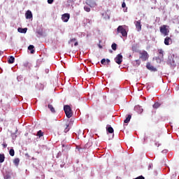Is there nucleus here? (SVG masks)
I'll list each match as a JSON object with an SVG mask.
<instances>
[{"label":"nucleus","instance_id":"1","mask_svg":"<svg viewBox=\"0 0 179 179\" xmlns=\"http://www.w3.org/2000/svg\"><path fill=\"white\" fill-rule=\"evenodd\" d=\"M139 59H141V61H148L149 59V54L146 50H143L139 52Z\"/></svg>","mask_w":179,"mask_h":179},{"label":"nucleus","instance_id":"2","mask_svg":"<svg viewBox=\"0 0 179 179\" xmlns=\"http://www.w3.org/2000/svg\"><path fill=\"white\" fill-rule=\"evenodd\" d=\"M169 26L168 25H162L159 27V31L164 36H169V34L170 33V30H169Z\"/></svg>","mask_w":179,"mask_h":179},{"label":"nucleus","instance_id":"3","mask_svg":"<svg viewBox=\"0 0 179 179\" xmlns=\"http://www.w3.org/2000/svg\"><path fill=\"white\" fill-rule=\"evenodd\" d=\"M64 110L67 118H71L73 115L72 108H71V106L66 105L64 106Z\"/></svg>","mask_w":179,"mask_h":179},{"label":"nucleus","instance_id":"4","mask_svg":"<svg viewBox=\"0 0 179 179\" xmlns=\"http://www.w3.org/2000/svg\"><path fill=\"white\" fill-rule=\"evenodd\" d=\"M117 34H119V33H121L123 37H127V36H128V33L127 32V30L124 29V27L121 25L117 27Z\"/></svg>","mask_w":179,"mask_h":179},{"label":"nucleus","instance_id":"5","mask_svg":"<svg viewBox=\"0 0 179 179\" xmlns=\"http://www.w3.org/2000/svg\"><path fill=\"white\" fill-rule=\"evenodd\" d=\"M115 62L118 65H121L122 64V55L118 54L115 58Z\"/></svg>","mask_w":179,"mask_h":179},{"label":"nucleus","instance_id":"6","mask_svg":"<svg viewBox=\"0 0 179 179\" xmlns=\"http://www.w3.org/2000/svg\"><path fill=\"white\" fill-rule=\"evenodd\" d=\"M146 68L147 69H148L149 71H151V72H157V69H156L155 66H153L152 64H150V63L148 62L146 64Z\"/></svg>","mask_w":179,"mask_h":179},{"label":"nucleus","instance_id":"7","mask_svg":"<svg viewBox=\"0 0 179 179\" xmlns=\"http://www.w3.org/2000/svg\"><path fill=\"white\" fill-rule=\"evenodd\" d=\"M69 17H71V15H69V13H64L62 16V20L66 23L68 20H69Z\"/></svg>","mask_w":179,"mask_h":179},{"label":"nucleus","instance_id":"8","mask_svg":"<svg viewBox=\"0 0 179 179\" xmlns=\"http://www.w3.org/2000/svg\"><path fill=\"white\" fill-rule=\"evenodd\" d=\"M172 43H173V39H171L169 36H166L164 39L165 45H170V44H172Z\"/></svg>","mask_w":179,"mask_h":179},{"label":"nucleus","instance_id":"9","mask_svg":"<svg viewBox=\"0 0 179 179\" xmlns=\"http://www.w3.org/2000/svg\"><path fill=\"white\" fill-rule=\"evenodd\" d=\"M136 28L137 29L138 31H141V30H142V24H141V20L136 22Z\"/></svg>","mask_w":179,"mask_h":179},{"label":"nucleus","instance_id":"10","mask_svg":"<svg viewBox=\"0 0 179 179\" xmlns=\"http://www.w3.org/2000/svg\"><path fill=\"white\" fill-rule=\"evenodd\" d=\"M25 17L26 19H33V14L31 13V11L27 10L25 13Z\"/></svg>","mask_w":179,"mask_h":179},{"label":"nucleus","instance_id":"11","mask_svg":"<svg viewBox=\"0 0 179 179\" xmlns=\"http://www.w3.org/2000/svg\"><path fill=\"white\" fill-rule=\"evenodd\" d=\"M17 31L19 33L26 34L27 33V28H18Z\"/></svg>","mask_w":179,"mask_h":179},{"label":"nucleus","instance_id":"12","mask_svg":"<svg viewBox=\"0 0 179 179\" xmlns=\"http://www.w3.org/2000/svg\"><path fill=\"white\" fill-rule=\"evenodd\" d=\"M71 43H74L75 47H76L79 44L78 43V41H76V38H73L71 39L70 41H69V44H71Z\"/></svg>","mask_w":179,"mask_h":179},{"label":"nucleus","instance_id":"13","mask_svg":"<svg viewBox=\"0 0 179 179\" xmlns=\"http://www.w3.org/2000/svg\"><path fill=\"white\" fill-rule=\"evenodd\" d=\"M131 118H132V116L131 115H128L126 119L124 120V124H128L131 121Z\"/></svg>","mask_w":179,"mask_h":179},{"label":"nucleus","instance_id":"14","mask_svg":"<svg viewBox=\"0 0 179 179\" xmlns=\"http://www.w3.org/2000/svg\"><path fill=\"white\" fill-rule=\"evenodd\" d=\"M28 50L29 51H31V54H34L35 51H34V45H30L29 47H28Z\"/></svg>","mask_w":179,"mask_h":179},{"label":"nucleus","instance_id":"15","mask_svg":"<svg viewBox=\"0 0 179 179\" xmlns=\"http://www.w3.org/2000/svg\"><path fill=\"white\" fill-rule=\"evenodd\" d=\"M8 62V64H13V62H15V57L13 56H10Z\"/></svg>","mask_w":179,"mask_h":179},{"label":"nucleus","instance_id":"16","mask_svg":"<svg viewBox=\"0 0 179 179\" xmlns=\"http://www.w3.org/2000/svg\"><path fill=\"white\" fill-rule=\"evenodd\" d=\"M48 108L50 110L51 113H55V108H54V106H52V105H48Z\"/></svg>","mask_w":179,"mask_h":179},{"label":"nucleus","instance_id":"17","mask_svg":"<svg viewBox=\"0 0 179 179\" xmlns=\"http://www.w3.org/2000/svg\"><path fill=\"white\" fill-rule=\"evenodd\" d=\"M5 162V155L0 154V163H3Z\"/></svg>","mask_w":179,"mask_h":179},{"label":"nucleus","instance_id":"18","mask_svg":"<svg viewBox=\"0 0 179 179\" xmlns=\"http://www.w3.org/2000/svg\"><path fill=\"white\" fill-rule=\"evenodd\" d=\"M20 162V159L19 158H15L13 161L14 164L15 166H19V163Z\"/></svg>","mask_w":179,"mask_h":179},{"label":"nucleus","instance_id":"19","mask_svg":"<svg viewBox=\"0 0 179 179\" xmlns=\"http://www.w3.org/2000/svg\"><path fill=\"white\" fill-rule=\"evenodd\" d=\"M158 52L159 55V57L163 58V57H164L163 54H164V51H163V50H162V49H159V50H158Z\"/></svg>","mask_w":179,"mask_h":179},{"label":"nucleus","instance_id":"20","mask_svg":"<svg viewBox=\"0 0 179 179\" xmlns=\"http://www.w3.org/2000/svg\"><path fill=\"white\" fill-rule=\"evenodd\" d=\"M106 130L109 134H114V129H113L111 127H109L108 129H106Z\"/></svg>","mask_w":179,"mask_h":179},{"label":"nucleus","instance_id":"21","mask_svg":"<svg viewBox=\"0 0 179 179\" xmlns=\"http://www.w3.org/2000/svg\"><path fill=\"white\" fill-rule=\"evenodd\" d=\"M37 136H39V138H41V136H44V133L41 131V130H39L38 132H37Z\"/></svg>","mask_w":179,"mask_h":179},{"label":"nucleus","instance_id":"22","mask_svg":"<svg viewBox=\"0 0 179 179\" xmlns=\"http://www.w3.org/2000/svg\"><path fill=\"white\" fill-rule=\"evenodd\" d=\"M160 106H162V105L160 104V103L157 102V103H155L152 106V107H153V108H159V107H160Z\"/></svg>","mask_w":179,"mask_h":179},{"label":"nucleus","instance_id":"23","mask_svg":"<svg viewBox=\"0 0 179 179\" xmlns=\"http://www.w3.org/2000/svg\"><path fill=\"white\" fill-rule=\"evenodd\" d=\"M9 155H11L12 157L15 156V150H13V148H11L9 150Z\"/></svg>","mask_w":179,"mask_h":179},{"label":"nucleus","instance_id":"24","mask_svg":"<svg viewBox=\"0 0 179 179\" xmlns=\"http://www.w3.org/2000/svg\"><path fill=\"white\" fill-rule=\"evenodd\" d=\"M111 48H112V50H113V51H116L117 50V44L113 43L111 45Z\"/></svg>","mask_w":179,"mask_h":179},{"label":"nucleus","instance_id":"25","mask_svg":"<svg viewBox=\"0 0 179 179\" xmlns=\"http://www.w3.org/2000/svg\"><path fill=\"white\" fill-rule=\"evenodd\" d=\"M69 124H66V127L64 129L65 134H66V132H69Z\"/></svg>","mask_w":179,"mask_h":179},{"label":"nucleus","instance_id":"26","mask_svg":"<svg viewBox=\"0 0 179 179\" xmlns=\"http://www.w3.org/2000/svg\"><path fill=\"white\" fill-rule=\"evenodd\" d=\"M84 10H85V12H90V7L85 6Z\"/></svg>","mask_w":179,"mask_h":179},{"label":"nucleus","instance_id":"27","mask_svg":"<svg viewBox=\"0 0 179 179\" xmlns=\"http://www.w3.org/2000/svg\"><path fill=\"white\" fill-rule=\"evenodd\" d=\"M62 132H63L62 129L59 128V129H57V134H58L59 135H62Z\"/></svg>","mask_w":179,"mask_h":179},{"label":"nucleus","instance_id":"28","mask_svg":"<svg viewBox=\"0 0 179 179\" xmlns=\"http://www.w3.org/2000/svg\"><path fill=\"white\" fill-rule=\"evenodd\" d=\"M136 66H139L141 65V61L139 59L136 60Z\"/></svg>","mask_w":179,"mask_h":179},{"label":"nucleus","instance_id":"29","mask_svg":"<svg viewBox=\"0 0 179 179\" xmlns=\"http://www.w3.org/2000/svg\"><path fill=\"white\" fill-rule=\"evenodd\" d=\"M24 66L27 67V66H30V63H29V62H26L24 63Z\"/></svg>","mask_w":179,"mask_h":179},{"label":"nucleus","instance_id":"30","mask_svg":"<svg viewBox=\"0 0 179 179\" xmlns=\"http://www.w3.org/2000/svg\"><path fill=\"white\" fill-rule=\"evenodd\" d=\"M131 50H132V51H135V52H136V50H137L136 46L133 45L132 48H131Z\"/></svg>","mask_w":179,"mask_h":179},{"label":"nucleus","instance_id":"31","mask_svg":"<svg viewBox=\"0 0 179 179\" xmlns=\"http://www.w3.org/2000/svg\"><path fill=\"white\" fill-rule=\"evenodd\" d=\"M101 64H102V65H104V64H106V59H102L101 61Z\"/></svg>","mask_w":179,"mask_h":179},{"label":"nucleus","instance_id":"32","mask_svg":"<svg viewBox=\"0 0 179 179\" xmlns=\"http://www.w3.org/2000/svg\"><path fill=\"white\" fill-rule=\"evenodd\" d=\"M53 3H54V0H48V3H49L50 5H51Z\"/></svg>","mask_w":179,"mask_h":179},{"label":"nucleus","instance_id":"33","mask_svg":"<svg viewBox=\"0 0 179 179\" xmlns=\"http://www.w3.org/2000/svg\"><path fill=\"white\" fill-rule=\"evenodd\" d=\"M127 6V4L125 3V2H123L122 3V8H125Z\"/></svg>","mask_w":179,"mask_h":179},{"label":"nucleus","instance_id":"34","mask_svg":"<svg viewBox=\"0 0 179 179\" xmlns=\"http://www.w3.org/2000/svg\"><path fill=\"white\" fill-rule=\"evenodd\" d=\"M2 146H3L4 148H7L8 144H6V143H4L2 144Z\"/></svg>","mask_w":179,"mask_h":179},{"label":"nucleus","instance_id":"35","mask_svg":"<svg viewBox=\"0 0 179 179\" xmlns=\"http://www.w3.org/2000/svg\"><path fill=\"white\" fill-rule=\"evenodd\" d=\"M106 61L108 64H110V59H107Z\"/></svg>","mask_w":179,"mask_h":179},{"label":"nucleus","instance_id":"36","mask_svg":"<svg viewBox=\"0 0 179 179\" xmlns=\"http://www.w3.org/2000/svg\"><path fill=\"white\" fill-rule=\"evenodd\" d=\"M148 139V137H144V141H146Z\"/></svg>","mask_w":179,"mask_h":179},{"label":"nucleus","instance_id":"37","mask_svg":"<svg viewBox=\"0 0 179 179\" xmlns=\"http://www.w3.org/2000/svg\"><path fill=\"white\" fill-rule=\"evenodd\" d=\"M71 1H73H73H76V0H71Z\"/></svg>","mask_w":179,"mask_h":179}]
</instances>
